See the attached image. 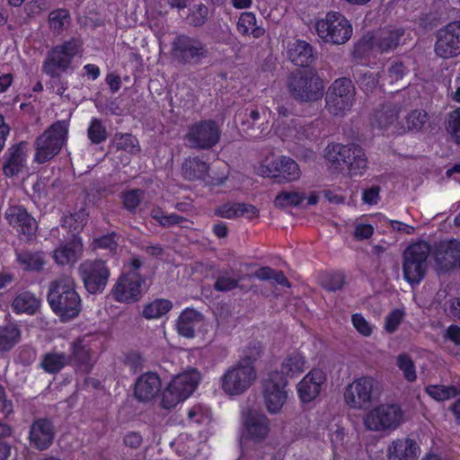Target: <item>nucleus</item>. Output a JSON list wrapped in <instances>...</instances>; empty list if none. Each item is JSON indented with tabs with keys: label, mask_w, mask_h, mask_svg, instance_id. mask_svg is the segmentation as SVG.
Returning <instances> with one entry per match:
<instances>
[{
	"label": "nucleus",
	"mask_w": 460,
	"mask_h": 460,
	"mask_svg": "<svg viewBox=\"0 0 460 460\" xmlns=\"http://www.w3.org/2000/svg\"><path fill=\"white\" fill-rule=\"evenodd\" d=\"M262 352L263 346L261 342L251 343L245 349L243 357L238 362L243 365L253 366L254 362L261 357Z\"/></svg>",
	"instance_id": "nucleus-54"
},
{
	"label": "nucleus",
	"mask_w": 460,
	"mask_h": 460,
	"mask_svg": "<svg viewBox=\"0 0 460 460\" xmlns=\"http://www.w3.org/2000/svg\"><path fill=\"white\" fill-rule=\"evenodd\" d=\"M40 300L30 292L19 294L13 301V309L18 314H34L40 308Z\"/></svg>",
	"instance_id": "nucleus-38"
},
{
	"label": "nucleus",
	"mask_w": 460,
	"mask_h": 460,
	"mask_svg": "<svg viewBox=\"0 0 460 460\" xmlns=\"http://www.w3.org/2000/svg\"><path fill=\"white\" fill-rule=\"evenodd\" d=\"M145 279L138 272L127 271L122 273L112 288L115 299L121 303L138 301L142 294Z\"/></svg>",
	"instance_id": "nucleus-16"
},
{
	"label": "nucleus",
	"mask_w": 460,
	"mask_h": 460,
	"mask_svg": "<svg viewBox=\"0 0 460 460\" xmlns=\"http://www.w3.org/2000/svg\"><path fill=\"white\" fill-rule=\"evenodd\" d=\"M203 321L202 314L194 310L187 308L180 314L176 328L180 335L186 338H192L195 334V329Z\"/></svg>",
	"instance_id": "nucleus-34"
},
{
	"label": "nucleus",
	"mask_w": 460,
	"mask_h": 460,
	"mask_svg": "<svg viewBox=\"0 0 460 460\" xmlns=\"http://www.w3.org/2000/svg\"><path fill=\"white\" fill-rule=\"evenodd\" d=\"M404 43L405 31L401 27H385L377 31L371 38L372 49L380 53L393 51Z\"/></svg>",
	"instance_id": "nucleus-19"
},
{
	"label": "nucleus",
	"mask_w": 460,
	"mask_h": 460,
	"mask_svg": "<svg viewBox=\"0 0 460 460\" xmlns=\"http://www.w3.org/2000/svg\"><path fill=\"white\" fill-rule=\"evenodd\" d=\"M83 250L82 240L74 236L53 252V259L59 265H73L81 258Z\"/></svg>",
	"instance_id": "nucleus-29"
},
{
	"label": "nucleus",
	"mask_w": 460,
	"mask_h": 460,
	"mask_svg": "<svg viewBox=\"0 0 460 460\" xmlns=\"http://www.w3.org/2000/svg\"><path fill=\"white\" fill-rule=\"evenodd\" d=\"M144 359L137 352H130L125 356L124 364L128 366L134 373L143 367Z\"/></svg>",
	"instance_id": "nucleus-63"
},
{
	"label": "nucleus",
	"mask_w": 460,
	"mask_h": 460,
	"mask_svg": "<svg viewBox=\"0 0 460 460\" xmlns=\"http://www.w3.org/2000/svg\"><path fill=\"white\" fill-rule=\"evenodd\" d=\"M435 53L442 58H451L460 54V22H453L438 30Z\"/></svg>",
	"instance_id": "nucleus-17"
},
{
	"label": "nucleus",
	"mask_w": 460,
	"mask_h": 460,
	"mask_svg": "<svg viewBox=\"0 0 460 460\" xmlns=\"http://www.w3.org/2000/svg\"><path fill=\"white\" fill-rule=\"evenodd\" d=\"M345 282V276L341 272L326 273L321 278V285L328 291L341 289Z\"/></svg>",
	"instance_id": "nucleus-50"
},
{
	"label": "nucleus",
	"mask_w": 460,
	"mask_h": 460,
	"mask_svg": "<svg viewBox=\"0 0 460 460\" xmlns=\"http://www.w3.org/2000/svg\"><path fill=\"white\" fill-rule=\"evenodd\" d=\"M172 59L180 65L196 66L208 58L207 44L199 38L188 34H177L171 43Z\"/></svg>",
	"instance_id": "nucleus-6"
},
{
	"label": "nucleus",
	"mask_w": 460,
	"mask_h": 460,
	"mask_svg": "<svg viewBox=\"0 0 460 460\" xmlns=\"http://www.w3.org/2000/svg\"><path fill=\"white\" fill-rule=\"evenodd\" d=\"M430 246L426 242L409 245L402 253V273L404 279L411 286L418 285L424 279L429 269Z\"/></svg>",
	"instance_id": "nucleus-5"
},
{
	"label": "nucleus",
	"mask_w": 460,
	"mask_h": 460,
	"mask_svg": "<svg viewBox=\"0 0 460 460\" xmlns=\"http://www.w3.org/2000/svg\"><path fill=\"white\" fill-rule=\"evenodd\" d=\"M288 56L292 63L300 66H309L314 60L313 47L301 40L288 45Z\"/></svg>",
	"instance_id": "nucleus-31"
},
{
	"label": "nucleus",
	"mask_w": 460,
	"mask_h": 460,
	"mask_svg": "<svg viewBox=\"0 0 460 460\" xmlns=\"http://www.w3.org/2000/svg\"><path fill=\"white\" fill-rule=\"evenodd\" d=\"M288 381L279 370L271 371L261 381V394L265 402H286L288 400Z\"/></svg>",
	"instance_id": "nucleus-20"
},
{
	"label": "nucleus",
	"mask_w": 460,
	"mask_h": 460,
	"mask_svg": "<svg viewBox=\"0 0 460 460\" xmlns=\"http://www.w3.org/2000/svg\"><path fill=\"white\" fill-rule=\"evenodd\" d=\"M404 313L400 309H395L391 312L385 318V330L388 332H394L401 323Z\"/></svg>",
	"instance_id": "nucleus-61"
},
{
	"label": "nucleus",
	"mask_w": 460,
	"mask_h": 460,
	"mask_svg": "<svg viewBox=\"0 0 460 460\" xmlns=\"http://www.w3.org/2000/svg\"><path fill=\"white\" fill-rule=\"evenodd\" d=\"M26 144L22 142L9 149V156L4 164V173L8 177L18 174L25 165Z\"/></svg>",
	"instance_id": "nucleus-33"
},
{
	"label": "nucleus",
	"mask_w": 460,
	"mask_h": 460,
	"mask_svg": "<svg viewBox=\"0 0 460 460\" xmlns=\"http://www.w3.org/2000/svg\"><path fill=\"white\" fill-rule=\"evenodd\" d=\"M294 127L296 130V137L298 140L312 139L316 137L318 132L314 127V123L301 124L297 120H293Z\"/></svg>",
	"instance_id": "nucleus-59"
},
{
	"label": "nucleus",
	"mask_w": 460,
	"mask_h": 460,
	"mask_svg": "<svg viewBox=\"0 0 460 460\" xmlns=\"http://www.w3.org/2000/svg\"><path fill=\"white\" fill-rule=\"evenodd\" d=\"M214 213L216 216L226 219H234L241 217L252 219L259 217V209L255 206L239 202L222 204L215 209Z\"/></svg>",
	"instance_id": "nucleus-30"
},
{
	"label": "nucleus",
	"mask_w": 460,
	"mask_h": 460,
	"mask_svg": "<svg viewBox=\"0 0 460 460\" xmlns=\"http://www.w3.org/2000/svg\"><path fill=\"white\" fill-rule=\"evenodd\" d=\"M80 47L81 41L76 39L57 45L48 53L42 65V72L49 76L66 72Z\"/></svg>",
	"instance_id": "nucleus-10"
},
{
	"label": "nucleus",
	"mask_w": 460,
	"mask_h": 460,
	"mask_svg": "<svg viewBox=\"0 0 460 460\" xmlns=\"http://www.w3.org/2000/svg\"><path fill=\"white\" fill-rule=\"evenodd\" d=\"M358 84L366 93H373L379 85V74L365 72L358 79Z\"/></svg>",
	"instance_id": "nucleus-56"
},
{
	"label": "nucleus",
	"mask_w": 460,
	"mask_h": 460,
	"mask_svg": "<svg viewBox=\"0 0 460 460\" xmlns=\"http://www.w3.org/2000/svg\"><path fill=\"white\" fill-rule=\"evenodd\" d=\"M188 418L195 423L202 424L211 420V414L208 411H204L201 404H194L188 412Z\"/></svg>",
	"instance_id": "nucleus-60"
},
{
	"label": "nucleus",
	"mask_w": 460,
	"mask_h": 460,
	"mask_svg": "<svg viewBox=\"0 0 460 460\" xmlns=\"http://www.w3.org/2000/svg\"><path fill=\"white\" fill-rule=\"evenodd\" d=\"M21 340V331L14 323L0 327V353L11 350Z\"/></svg>",
	"instance_id": "nucleus-39"
},
{
	"label": "nucleus",
	"mask_w": 460,
	"mask_h": 460,
	"mask_svg": "<svg viewBox=\"0 0 460 460\" xmlns=\"http://www.w3.org/2000/svg\"><path fill=\"white\" fill-rule=\"evenodd\" d=\"M356 90L352 81L347 77L336 79L326 93V109L335 116L349 111L354 103Z\"/></svg>",
	"instance_id": "nucleus-8"
},
{
	"label": "nucleus",
	"mask_w": 460,
	"mask_h": 460,
	"mask_svg": "<svg viewBox=\"0 0 460 460\" xmlns=\"http://www.w3.org/2000/svg\"><path fill=\"white\" fill-rule=\"evenodd\" d=\"M78 272L84 288L91 294L102 292L111 272L102 260H86L78 267Z\"/></svg>",
	"instance_id": "nucleus-13"
},
{
	"label": "nucleus",
	"mask_w": 460,
	"mask_h": 460,
	"mask_svg": "<svg viewBox=\"0 0 460 460\" xmlns=\"http://www.w3.org/2000/svg\"><path fill=\"white\" fill-rule=\"evenodd\" d=\"M241 129L251 138H261L269 132L268 121L261 118L258 110L246 109L239 114Z\"/></svg>",
	"instance_id": "nucleus-27"
},
{
	"label": "nucleus",
	"mask_w": 460,
	"mask_h": 460,
	"mask_svg": "<svg viewBox=\"0 0 460 460\" xmlns=\"http://www.w3.org/2000/svg\"><path fill=\"white\" fill-rule=\"evenodd\" d=\"M48 301L63 321L76 317L81 311V298L75 290V282L68 275H61L49 283Z\"/></svg>",
	"instance_id": "nucleus-1"
},
{
	"label": "nucleus",
	"mask_w": 460,
	"mask_h": 460,
	"mask_svg": "<svg viewBox=\"0 0 460 460\" xmlns=\"http://www.w3.org/2000/svg\"><path fill=\"white\" fill-rule=\"evenodd\" d=\"M256 378L257 373L254 366L237 362L221 377L222 388L231 395L242 394L253 384Z\"/></svg>",
	"instance_id": "nucleus-12"
},
{
	"label": "nucleus",
	"mask_w": 460,
	"mask_h": 460,
	"mask_svg": "<svg viewBox=\"0 0 460 460\" xmlns=\"http://www.w3.org/2000/svg\"><path fill=\"white\" fill-rule=\"evenodd\" d=\"M397 367L402 371L404 378L409 382L416 380L417 375L415 366L411 358L405 354H400L397 357Z\"/></svg>",
	"instance_id": "nucleus-51"
},
{
	"label": "nucleus",
	"mask_w": 460,
	"mask_h": 460,
	"mask_svg": "<svg viewBox=\"0 0 460 460\" xmlns=\"http://www.w3.org/2000/svg\"><path fill=\"white\" fill-rule=\"evenodd\" d=\"M446 129L457 144H460V108L448 113Z\"/></svg>",
	"instance_id": "nucleus-52"
},
{
	"label": "nucleus",
	"mask_w": 460,
	"mask_h": 460,
	"mask_svg": "<svg viewBox=\"0 0 460 460\" xmlns=\"http://www.w3.org/2000/svg\"><path fill=\"white\" fill-rule=\"evenodd\" d=\"M341 420L339 419L335 422L336 429L333 430L332 428H330V439L332 447L333 453L336 454L338 450H342L345 448V429L341 424Z\"/></svg>",
	"instance_id": "nucleus-55"
},
{
	"label": "nucleus",
	"mask_w": 460,
	"mask_h": 460,
	"mask_svg": "<svg viewBox=\"0 0 460 460\" xmlns=\"http://www.w3.org/2000/svg\"><path fill=\"white\" fill-rule=\"evenodd\" d=\"M117 149L124 150L130 154H137L140 151L138 140L131 134H117L114 138Z\"/></svg>",
	"instance_id": "nucleus-47"
},
{
	"label": "nucleus",
	"mask_w": 460,
	"mask_h": 460,
	"mask_svg": "<svg viewBox=\"0 0 460 460\" xmlns=\"http://www.w3.org/2000/svg\"><path fill=\"white\" fill-rule=\"evenodd\" d=\"M239 287V279L231 278L227 273L221 274L214 283V288L219 292L231 291Z\"/></svg>",
	"instance_id": "nucleus-58"
},
{
	"label": "nucleus",
	"mask_w": 460,
	"mask_h": 460,
	"mask_svg": "<svg viewBox=\"0 0 460 460\" xmlns=\"http://www.w3.org/2000/svg\"><path fill=\"white\" fill-rule=\"evenodd\" d=\"M305 357L298 351H293L283 358L279 373L282 378H294L305 371Z\"/></svg>",
	"instance_id": "nucleus-35"
},
{
	"label": "nucleus",
	"mask_w": 460,
	"mask_h": 460,
	"mask_svg": "<svg viewBox=\"0 0 460 460\" xmlns=\"http://www.w3.org/2000/svg\"><path fill=\"white\" fill-rule=\"evenodd\" d=\"M288 93L299 102H313L323 96L324 84L314 69L293 73L287 83Z\"/></svg>",
	"instance_id": "nucleus-3"
},
{
	"label": "nucleus",
	"mask_w": 460,
	"mask_h": 460,
	"mask_svg": "<svg viewBox=\"0 0 460 460\" xmlns=\"http://www.w3.org/2000/svg\"><path fill=\"white\" fill-rule=\"evenodd\" d=\"M17 261L24 270L40 271L45 264L44 254L41 252H16Z\"/></svg>",
	"instance_id": "nucleus-37"
},
{
	"label": "nucleus",
	"mask_w": 460,
	"mask_h": 460,
	"mask_svg": "<svg viewBox=\"0 0 460 460\" xmlns=\"http://www.w3.org/2000/svg\"><path fill=\"white\" fill-rule=\"evenodd\" d=\"M161 393V379L155 372L142 374L137 379L134 386V396L141 402H149L159 398Z\"/></svg>",
	"instance_id": "nucleus-21"
},
{
	"label": "nucleus",
	"mask_w": 460,
	"mask_h": 460,
	"mask_svg": "<svg viewBox=\"0 0 460 460\" xmlns=\"http://www.w3.org/2000/svg\"><path fill=\"white\" fill-rule=\"evenodd\" d=\"M220 136L219 125L215 120L208 119L190 126L184 138L189 147L207 150L218 143Z\"/></svg>",
	"instance_id": "nucleus-11"
},
{
	"label": "nucleus",
	"mask_w": 460,
	"mask_h": 460,
	"mask_svg": "<svg viewBox=\"0 0 460 460\" xmlns=\"http://www.w3.org/2000/svg\"><path fill=\"white\" fill-rule=\"evenodd\" d=\"M144 198V192L140 190H131L122 194L124 207L130 212H134Z\"/></svg>",
	"instance_id": "nucleus-57"
},
{
	"label": "nucleus",
	"mask_w": 460,
	"mask_h": 460,
	"mask_svg": "<svg viewBox=\"0 0 460 460\" xmlns=\"http://www.w3.org/2000/svg\"><path fill=\"white\" fill-rule=\"evenodd\" d=\"M406 68L402 63L397 62L393 64L387 70V77L390 84L396 83L402 79Z\"/></svg>",
	"instance_id": "nucleus-64"
},
{
	"label": "nucleus",
	"mask_w": 460,
	"mask_h": 460,
	"mask_svg": "<svg viewBox=\"0 0 460 460\" xmlns=\"http://www.w3.org/2000/svg\"><path fill=\"white\" fill-rule=\"evenodd\" d=\"M209 165L199 156L189 157L181 165V173L187 181H204L208 175Z\"/></svg>",
	"instance_id": "nucleus-32"
},
{
	"label": "nucleus",
	"mask_w": 460,
	"mask_h": 460,
	"mask_svg": "<svg viewBox=\"0 0 460 460\" xmlns=\"http://www.w3.org/2000/svg\"><path fill=\"white\" fill-rule=\"evenodd\" d=\"M55 434V427L50 420L38 419L33 421L30 429L31 445L38 450H46L52 445Z\"/></svg>",
	"instance_id": "nucleus-24"
},
{
	"label": "nucleus",
	"mask_w": 460,
	"mask_h": 460,
	"mask_svg": "<svg viewBox=\"0 0 460 460\" xmlns=\"http://www.w3.org/2000/svg\"><path fill=\"white\" fill-rule=\"evenodd\" d=\"M200 381L197 370H191L176 376L167 385L164 394V402H181L193 394Z\"/></svg>",
	"instance_id": "nucleus-15"
},
{
	"label": "nucleus",
	"mask_w": 460,
	"mask_h": 460,
	"mask_svg": "<svg viewBox=\"0 0 460 460\" xmlns=\"http://www.w3.org/2000/svg\"><path fill=\"white\" fill-rule=\"evenodd\" d=\"M49 26L55 32L62 31L69 23L70 17L66 10L59 9L53 11L49 16Z\"/></svg>",
	"instance_id": "nucleus-49"
},
{
	"label": "nucleus",
	"mask_w": 460,
	"mask_h": 460,
	"mask_svg": "<svg viewBox=\"0 0 460 460\" xmlns=\"http://www.w3.org/2000/svg\"><path fill=\"white\" fill-rule=\"evenodd\" d=\"M255 404L243 406L241 409L242 424L245 431V438L253 442L263 441L270 433V420Z\"/></svg>",
	"instance_id": "nucleus-14"
},
{
	"label": "nucleus",
	"mask_w": 460,
	"mask_h": 460,
	"mask_svg": "<svg viewBox=\"0 0 460 460\" xmlns=\"http://www.w3.org/2000/svg\"><path fill=\"white\" fill-rule=\"evenodd\" d=\"M325 380V373L320 368H314L307 373L296 385L301 402H311L315 400Z\"/></svg>",
	"instance_id": "nucleus-23"
},
{
	"label": "nucleus",
	"mask_w": 460,
	"mask_h": 460,
	"mask_svg": "<svg viewBox=\"0 0 460 460\" xmlns=\"http://www.w3.org/2000/svg\"><path fill=\"white\" fill-rule=\"evenodd\" d=\"M405 120L409 130L420 131L429 125V116L426 111L416 109L408 113Z\"/></svg>",
	"instance_id": "nucleus-44"
},
{
	"label": "nucleus",
	"mask_w": 460,
	"mask_h": 460,
	"mask_svg": "<svg viewBox=\"0 0 460 460\" xmlns=\"http://www.w3.org/2000/svg\"><path fill=\"white\" fill-rule=\"evenodd\" d=\"M426 391L436 401L450 400L459 394V391L455 386L429 385Z\"/></svg>",
	"instance_id": "nucleus-48"
},
{
	"label": "nucleus",
	"mask_w": 460,
	"mask_h": 460,
	"mask_svg": "<svg viewBox=\"0 0 460 460\" xmlns=\"http://www.w3.org/2000/svg\"><path fill=\"white\" fill-rule=\"evenodd\" d=\"M237 30L243 35L252 34L254 38H260L265 33V30L262 27L257 26L256 17L251 12H245L240 15Z\"/></svg>",
	"instance_id": "nucleus-40"
},
{
	"label": "nucleus",
	"mask_w": 460,
	"mask_h": 460,
	"mask_svg": "<svg viewBox=\"0 0 460 460\" xmlns=\"http://www.w3.org/2000/svg\"><path fill=\"white\" fill-rule=\"evenodd\" d=\"M69 362V357L65 353L48 352L42 357L40 367L49 374L58 373Z\"/></svg>",
	"instance_id": "nucleus-41"
},
{
	"label": "nucleus",
	"mask_w": 460,
	"mask_h": 460,
	"mask_svg": "<svg viewBox=\"0 0 460 460\" xmlns=\"http://www.w3.org/2000/svg\"><path fill=\"white\" fill-rule=\"evenodd\" d=\"M87 137L92 144L98 145L108 138V132L105 125L100 119L94 118L91 120L87 129Z\"/></svg>",
	"instance_id": "nucleus-46"
},
{
	"label": "nucleus",
	"mask_w": 460,
	"mask_h": 460,
	"mask_svg": "<svg viewBox=\"0 0 460 460\" xmlns=\"http://www.w3.org/2000/svg\"><path fill=\"white\" fill-rule=\"evenodd\" d=\"M4 217L8 224L15 228L20 234L27 238L35 234L38 228L37 222L22 207L12 206L8 208Z\"/></svg>",
	"instance_id": "nucleus-22"
},
{
	"label": "nucleus",
	"mask_w": 460,
	"mask_h": 460,
	"mask_svg": "<svg viewBox=\"0 0 460 460\" xmlns=\"http://www.w3.org/2000/svg\"><path fill=\"white\" fill-rule=\"evenodd\" d=\"M398 112L399 111L394 105H383L374 112L371 125L380 129L389 128L397 122Z\"/></svg>",
	"instance_id": "nucleus-36"
},
{
	"label": "nucleus",
	"mask_w": 460,
	"mask_h": 460,
	"mask_svg": "<svg viewBox=\"0 0 460 460\" xmlns=\"http://www.w3.org/2000/svg\"><path fill=\"white\" fill-rule=\"evenodd\" d=\"M305 199L302 192L282 190L274 199V206L278 208H286L288 207H296Z\"/></svg>",
	"instance_id": "nucleus-43"
},
{
	"label": "nucleus",
	"mask_w": 460,
	"mask_h": 460,
	"mask_svg": "<svg viewBox=\"0 0 460 460\" xmlns=\"http://www.w3.org/2000/svg\"><path fill=\"white\" fill-rule=\"evenodd\" d=\"M315 30L323 42L333 45L346 43L353 32L349 21L338 12H329L325 17L317 20Z\"/></svg>",
	"instance_id": "nucleus-7"
},
{
	"label": "nucleus",
	"mask_w": 460,
	"mask_h": 460,
	"mask_svg": "<svg viewBox=\"0 0 460 460\" xmlns=\"http://www.w3.org/2000/svg\"><path fill=\"white\" fill-rule=\"evenodd\" d=\"M420 455V445L410 438L394 439L387 446V460H417Z\"/></svg>",
	"instance_id": "nucleus-26"
},
{
	"label": "nucleus",
	"mask_w": 460,
	"mask_h": 460,
	"mask_svg": "<svg viewBox=\"0 0 460 460\" xmlns=\"http://www.w3.org/2000/svg\"><path fill=\"white\" fill-rule=\"evenodd\" d=\"M172 307L171 301L167 299H155L147 304L143 310V315L146 319L159 318L167 314Z\"/></svg>",
	"instance_id": "nucleus-42"
},
{
	"label": "nucleus",
	"mask_w": 460,
	"mask_h": 460,
	"mask_svg": "<svg viewBox=\"0 0 460 460\" xmlns=\"http://www.w3.org/2000/svg\"><path fill=\"white\" fill-rule=\"evenodd\" d=\"M72 349V356L69 360H73L83 371H89L92 366L89 349L77 341L73 343Z\"/></svg>",
	"instance_id": "nucleus-45"
},
{
	"label": "nucleus",
	"mask_w": 460,
	"mask_h": 460,
	"mask_svg": "<svg viewBox=\"0 0 460 460\" xmlns=\"http://www.w3.org/2000/svg\"><path fill=\"white\" fill-rule=\"evenodd\" d=\"M208 9L203 4H195L187 17L188 22L193 27L202 26L208 20Z\"/></svg>",
	"instance_id": "nucleus-53"
},
{
	"label": "nucleus",
	"mask_w": 460,
	"mask_h": 460,
	"mask_svg": "<svg viewBox=\"0 0 460 460\" xmlns=\"http://www.w3.org/2000/svg\"><path fill=\"white\" fill-rule=\"evenodd\" d=\"M257 171L263 177L279 178V181L287 182L297 181L301 175L296 162L287 156H281L274 160L271 166L261 164Z\"/></svg>",
	"instance_id": "nucleus-18"
},
{
	"label": "nucleus",
	"mask_w": 460,
	"mask_h": 460,
	"mask_svg": "<svg viewBox=\"0 0 460 460\" xmlns=\"http://www.w3.org/2000/svg\"><path fill=\"white\" fill-rule=\"evenodd\" d=\"M404 420L401 404H376L364 419L367 429L386 431L396 429Z\"/></svg>",
	"instance_id": "nucleus-9"
},
{
	"label": "nucleus",
	"mask_w": 460,
	"mask_h": 460,
	"mask_svg": "<svg viewBox=\"0 0 460 460\" xmlns=\"http://www.w3.org/2000/svg\"><path fill=\"white\" fill-rule=\"evenodd\" d=\"M435 261L441 270L454 269L460 265V242L452 239L438 243L434 251Z\"/></svg>",
	"instance_id": "nucleus-25"
},
{
	"label": "nucleus",
	"mask_w": 460,
	"mask_h": 460,
	"mask_svg": "<svg viewBox=\"0 0 460 460\" xmlns=\"http://www.w3.org/2000/svg\"><path fill=\"white\" fill-rule=\"evenodd\" d=\"M374 380L371 377H360L349 384L345 392L346 402H369L374 399Z\"/></svg>",
	"instance_id": "nucleus-28"
},
{
	"label": "nucleus",
	"mask_w": 460,
	"mask_h": 460,
	"mask_svg": "<svg viewBox=\"0 0 460 460\" xmlns=\"http://www.w3.org/2000/svg\"><path fill=\"white\" fill-rule=\"evenodd\" d=\"M325 158L334 172L348 171L350 175L362 174L367 168V159L358 145H328Z\"/></svg>",
	"instance_id": "nucleus-2"
},
{
	"label": "nucleus",
	"mask_w": 460,
	"mask_h": 460,
	"mask_svg": "<svg viewBox=\"0 0 460 460\" xmlns=\"http://www.w3.org/2000/svg\"><path fill=\"white\" fill-rule=\"evenodd\" d=\"M68 122L58 120L49 126L35 140L34 161L44 164L53 159L67 140Z\"/></svg>",
	"instance_id": "nucleus-4"
},
{
	"label": "nucleus",
	"mask_w": 460,
	"mask_h": 460,
	"mask_svg": "<svg viewBox=\"0 0 460 460\" xmlns=\"http://www.w3.org/2000/svg\"><path fill=\"white\" fill-rule=\"evenodd\" d=\"M352 323L356 330L363 336H370L372 333V326L360 314H355L351 318Z\"/></svg>",
	"instance_id": "nucleus-62"
}]
</instances>
